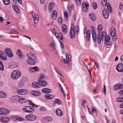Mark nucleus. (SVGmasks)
I'll return each mask as SVG.
<instances>
[{"label":"nucleus","mask_w":123,"mask_h":123,"mask_svg":"<svg viewBox=\"0 0 123 123\" xmlns=\"http://www.w3.org/2000/svg\"><path fill=\"white\" fill-rule=\"evenodd\" d=\"M28 58L27 60V63L29 64L33 65L35 64L37 62V61L35 60L36 57L33 54L29 53L27 54Z\"/></svg>","instance_id":"nucleus-1"},{"label":"nucleus","mask_w":123,"mask_h":123,"mask_svg":"<svg viewBox=\"0 0 123 123\" xmlns=\"http://www.w3.org/2000/svg\"><path fill=\"white\" fill-rule=\"evenodd\" d=\"M106 33L104 31L101 34V37L99 33L97 34V40L98 43L100 44L101 41H103L104 39L106 37Z\"/></svg>","instance_id":"nucleus-2"},{"label":"nucleus","mask_w":123,"mask_h":123,"mask_svg":"<svg viewBox=\"0 0 123 123\" xmlns=\"http://www.w3.org/2000/svg\"><path fill=\"white\" fill-rule=\"evenodd\" d=\"M21 76L20 72L18 70L13 71L11 74V78L14 80L17 79Z\"/></svg>","instance_id":"nucleus-3"},{"label":"nucleus","mask_w":123,"mask_h":123,"mask_svg":"<svg viewBox=\"0 0 123 123\" xmlns=\"http://www.w3.org/2000/svg\"><path fill=\"white\" fill-rule=\"evenodd\" d=\"M23 110L24 111L28 113L33 112L34 110L33 108L29 106H25L23 108Z\"/></svg>","instance_id":"nucleus-4"},{"label":"nucleus","mask_w":123,"mask_h":123,"mask_svg":"<svg viewBox=\"0 0 123 123\" xmlns=\"http://www.w3.org/2000/svg\"><path fill=\"white\" fill-rule=\"evenodd\" d=\"M110 38V35H107L106 37L105 38V43L106 44V47L107 48L110 47L112 44V42L109 41Z\"/></svg>","instance_id":"nucleus-5"},{"label":"nucleus","mask_w":123,"mask_h":123,"mask_svg":"<svg viewBox=\"0 0 123 123\" xmlns=\"http://www.w3.org/2000/svg\"><path fill=\"white\" fill-rule=\"evenodd\" d=\"M25 118L28 121H34L36 119L37 117L35 115L31 114L26 115Z\"/></svg>","instance_id":"nucleus-6"},{"label":"nucleus","mask_w":123,"mask_h":123,"mask_svg":"<svg viewBox=\"0 0 123 123\" xmlns=\"http://www.w3.org/2000/svg\"><path fill=\"white\" fill-rule=\"evenodd\" d=\"M17 92L20 95H23L27 94L28 91L25 89H18Z\"/></svg>","instance_id":"nucleus-7"},{"label":"nucleus","mask_w":123,"mask_h":123,"mask_svg":"<svg viewBox=\"0 0 123 123\" xmlns=\"http://www.w3.org/2000/svg\"><path fill=\"white\" fill-rule=\"evenodd\" d=\"M116 70L119 72H123V64L120 63L117 65L116 67Z\"/></svg>","instance_id":"nucleus-8"},{"label":"nucleus","mask_w":123,"mask_h":123,"mask_svg":"<svg viewBox=\"0 0 123 123\" xmlns=\"http://www.w3.org/2000/svg\"><path fill=\"white\" fill-rule=\"evenodd\" d=\"M89 5L87 2H83L82 5V10L84 12H86L88 9Z\"/></svg>","instance_id":"nucleus-9"},{"label":"nucleus","mask_w":123,"mask_h":123,"mask_svg":"<svg viewBox=\"0 0 123 123\" xmlns=\"http://www.w3.org/2000/svg\"><path fill=\"white\" fill-rule=\"evenodd\" d=\"M39 70L38 68L37 67L30 68L28 69V71L31 73L37 72L39 71Z\"/></svg>","instance_id":"nucleus-10"},{"label":"nucleus","mask_w":123,"mask_h":123,"mask_svg":"<svg viewBox=\"0 0 123 123\" xmlns=\"http://www.w3.org/2000/svg\"><path fill=\"white\" fill-rule=\"evenodd\" d=\"M14 98L16 100L19 99V102L21 104H24L26 103L27 102L25 98H21L19 99V97L17 96H14Z\"/></svg>","instance_id":"nucleus-11"},{"label":"nucleus","mask_w":123,"mask_h":123,"mask_svg":"<svg viewBox=\"0 0 123 123\" xmlns=\"http://www.w3.org/2000/svg\"><path fill=\"white\" fill-rule=\"evenodd\" d=\"M7 109L6 108L0 107V114L6 115L7 114Z\"/></svg>","instance_id":"nucleus-12"},{"label":"nucleus","mask_w":123,"mask_h":123,"mask_svg":"<svg viewBox=\"0 0 123 123\" xmlns=\"http://www.w3.org/2000/svg\"><path fill=\"white\" fill-rule=\"evenodd\" d=\"M103 14L104 17L105 18H108L109 13L107 10L106 9H104L103 11Z\"/></svg>","instance_id":"nucleus-13"},{"label":"nucleus","mask_w":123,"mask_h":123,"mask_svg":"<svg viewBox=\"0 0 123 123\" xmlns=\"http://www.w3.org/2000/svg\"><path fill=\"white\" fill-rule=\"evenodd\" d=\"M70 35L71 38L73 39L74 38L75 36V32L74 29L72 28H71L70 29Z\"/></svg>","instance_id":"nucleus-14"},{"label":"nucleus","mask_w":123,"mask_h":123,"mask_svg":"<svg viewBox=\"0 0 123 123\" xmlns=\"http://www.w3.org/2000/svg\"><path fill=\"white\" fill-rule=\"evenodd\" d=\"M0 58L1 59L5 61L7 59V57L5 54H4L3 52L1 51H0Z\"/></svg>","instance_id":"nucleus-15"},{"label":"nucleus","mask_w":123,"mask_h":123,"mask_svg":"<svg viewBox=\"0 0 123 123\" xmlns=\"http://www.w3.org/2000/svg\"><path fill=\"white\" fill-rule=\"evenodd\" d=\"M16 53L21 59H22L25 58V55L21 50H18L17 52Z\"/></svg>","instance_id":"nucleus-16"},{"label":"nucleus","mask_w":123,"mask_h":123,"mask_svg":"<svg viewBox=\"0 0 123 123\" xmlns=\"http://www.w3.org/2000/svg\"><path fill=\"white\" fill-rule=\"evenodd\" d=\"M38 82L39 83V87L41 86H45L47 84V82L45 81H42L40 80H38Z\"/></svg>","instance_id":"nucleus-17"},{"label":"nucleus","mask_w":123,"mask_h":123,"mask_svg":"<svg viewBox=\"0 0 123 123\" xmlns=\"http://www.w3.org/2000/svg\"><path fill=\"white\" fill-rule=\"evenodd\" d=\"M123 88V85L122 84H116L114 87V89L115 91H117Z\"/></svg>","instance_id":"nucleus-18"},{"label":"nucleus","mask_w":123,"mask_h":123,"mask_svg":"<svg viewBox=\"0 0 123 123\" xmlns=\"http://www.w3.org/2000/svg\"><path fill=\"white\" fill-rule=\"evenodd\" d=\"M92 34L93 40L94 42L96 41L97 36L96 31L94 30L92 31Z\"/></svg>","instance_id":"nucleus-19"},{"label":"nucleus","mask_w":123,"mask_h":123,"mask_svg":"<svg viewBox=\"0 0 123 123\" xmlns=\"http://www.w3.org/2000/svg\"><path fill=\"white\" fill-rule=\"evenodd\" d=\"M31 93L32 95L35 96H38L41 95V93L39 92L36 90L32 91L31 92Z\"/></svg>","instance_id":"nucleus-20"},{"label":"nucleus","mask_w":123,"mask_h":123,"mask_svg":"<svg viewBox=\"0 0 123 123\" xmlns=\"http://www.w3.org/2000/svg\"><path fill=\"white\" fill-rule=\"evenodd\" d=\"M62 30L64 34H66V33L67 31V28L66 25L65 24H62Z\"/></svg>","instance_id":"nucleus-21"},{"label":"nucleus","mask_w":123,"mask_h":123,"mask_svg":"<svg viewBox=\"0 0 123 123\" xmlns=\"http://www.w3.org/2000/svg\"><path fill=\"white\" fill-rule=\"evenodd\" d=\"M110 34L111 36H114L115 35L116 31L115 28L113 27H112L110 29Z\"/></svg>","instance_id":"nucleus-22"},{"label":"nucleus","mask_w":123,"mask_h":123,"mask_svg":"<svg viewBox=\"0 0 123 123\" xmlns=\"http://www.w3.org/2000/svg\"><path fill=\"white\" fill-rule=\"evenodd\" d=\"M42 91L44 93H48L51 92L52 90L49 88H44L42 90Z\"/></svg>","instance_id":"nucleus-23"},{"label":"nucleus","mask_w":123,"mask_h":123,"mask_svg":"<svg viewBox=\"0 0 123 123\" xmlns=\"http://www.w3.org/2000/svg\"><path fill=\"white\" fill-rule=\"evenodd\" d=\"M32 86L34 88H37L39 87V86L38 81L37 82H33L32 84Z\"/></svg>","instance_id":"nucleus-24"},{"label":"nucleus","mask_w":123,"mask_h":123,"mask_svg":"<svg viewBox=\"0 0 123 123\" xmlns=\"http://www.w3.org/2000/svg\"><path fill=\"white\" fill-rule=\"evenodd\" d=\"M57 16V12L55 11L54 10L52 12V17L53 19H56Z\"/></svg>","instance_id":"nucleus-25"},{"label":"nucleus","mask_w":123,"mask_h":123,"mask_svg":"<svg viewBox=\"0 0 123 123\" xmlns=\"http://www.w3.org/2000/svg\"><path fill=\"white\" fill-rule=\"evenodd\" d=\"M45 96L47 99H52L54 97V96L53 95L51 94H46Z\"/></svg>","instance_id":"nucleus-26"},{"label":"nucleus","mask_w":123,"mask_h":123,"mask_svg":"<svg viewBox=\"0 0 123 123\" xmlns=\"http://www.w3.org/2000/svg\"><path fill=\"white\" fill-rule=\"evenodd\" d=\"M13 54L11 49L8 48V57L12 58L13 56Z\"/></svg>","instance_id":"nucleus-27"},{"label":"nucleus","mask_w":123,"mask_h":123,"mask_svg":"<svg viewBox=\"0 0 123 123\" xmlns=\"http://www.w3.org/2000/svg\"><path fill=\"white\" fill-rule=\"evenodd\" d=\"M56 112L57 115L58 116H61L62 115V113L61 110L60 109H57L56 111Z\"/></svg>","instance_id":"nucleus-28"},{"label":"nucleus","mask_w":123,"mask_h":123,"mask_svg":"<svg viewBox=\"0 0 123 123\" xmlns=\"http://www.w3.org/2000/svg\"><path fill=\"white\" fill-rule=\"evenodd\" d=\"M89 16L92 20L94 21L96 19V17L95 15L93 13H91L89 14Z\"/></svg>","instance_id":"nucleus-29"},{"label":"nucleus","mask_w":123,"mask_h":123,"mask_svg":"<svg viewBox=\"0 0 123 123\" xmlns=\"http://www.w3.org/2000/svg\"><path fill=\"white\" fill-rule=\"evenodd\" d=\"M34 18V22L36 24L39 21L38 19V16L36 14L35 15Z\"/></svg>","instance_id":"nucleus-30"},{"label":"nucleus","mask_w":123,"mask_h":123,"mask_svg":"<svg viewBox=\"0 0 123 123\" xmlns=\"http://www.w3.org/2000/svg\"><path fill=\"white\" fill-rule=\"evenodd\" d=\"M13 7L14 10L16 13H18L19 11V10L18 8L16 5H14L13 6Z\"/></svg>","instance_id":"nucleus-31"},{"label":"nucleus","mask_w":123,"mask_h":123,"mask_svg":"<svg viewBox=\"0 0 123 123\" xmlns=\"http://www.w3.org/2000/svg\"><path fill=\"white\" fill-rule=\"evenodd\" d=\"M45 77L44 74H41L38 75V78L39 80H43Z\"/></svg>","instance_id":"nucleus-32"},{"label":"nucleus","mask_w":123,"mask_h":123,"mask_svg":"<svg viewBox=\"0 0 123 123\" xmlns=\"http://www.w3.org/2000/svg\"><path fill=\"white\" fill-rule=\"evenodd\" d=\"M66 57L67 61V62H70L71 61V56L70 55H68L67 53L66 54Z\"/></svg>","instance_id":"nucleus-33"},{"label":"nucleus","mask_w":123,"mask_h":123,"mask_svg":"<svg viewBox=\"0 0 123 123\" xmlns=\"http://www.w3.org/2000/svg\"><path fill=\"white\" fill-rule=\"evenodd\" d=\"M107 7L108 11L111 13L112 12V10L110 5L109 3L107 4Z\"/></svg>","instance_id":"nucleus-34"},{"label":"nucleus","mask_w":123,"mask_h":123,"mask_svg":"<svg viewBox=\"0 0 123 123\" xmlns=\"http://www.w3.org/2000/svg\"><path fill=\"white\" fill-rule=\"evenodd\" d=\"M98 31L99 33L101 32L102 30V26L101 24H99L98 26Z\"/></svg>","instance_id":"nucleus-35"},{"label":"nucleus","mask_w":123,"mask_h":123,"mask_svg":"<svg viewBox=\"0 0 123 123\" xmlns=\"http://www.w3.org/2000/svg\"><path fill=\"white\" fill-rule=\"evenodd\" d=\"M0 120H1V121L3 122L6 123L8 121L7 118L6 117L1 118L0 119Z\"/></svg>","instance_id":"nucleus-36"},{"label":"nucleus","mask_w":123,"mask_h":123,"mask_svg":"<svg viewBox=\"0 0 123 123\" xmlns=\"http://www.w3.org/2000/svg\"><path fill=\"white\" fill-rule=\"evenodd\" d=\"M86 34L87 39L88 41H89L90 39V32L89 30H88V32Z\"/></svg>","instance_id":"nucleus-37"},{"label":"nucleus","mask_w":123,"mask_h":123,"mask_svg":"<svg viewBox=\"0 0 123 123\" xmlns=\"http://www.w3.org/2000/svg\"><path fill=\"white\" fill-rule=\"evenodd\" d=\"M18 86L20 87H22L24 86V84L22 81H19L18 84Z\"/></svg>","instance_id":"nucleus-38"},{"label":"nucleus","mask_w":123,"mask_h":123,"mask_svg":"<svg viewBox=\"0 0 123 123\" xmlns=\"http://www.w3.org/2000/svg\"><path fill=\"white\" fill-rule=\"evenodd\" d=\"M49 44V46L52 49L54 50H55V48L54 43H52Z\"/></svg>","instance_id":"nucleus-39"},{"label":"nucleus","mask_w":123,"mask_h":123,"mask_svg":"<svg viewBox=\"0 0 123 123\" xmlns=\"http://www.w3.org/2000/svg\"><path fill=\"white\" fill-rule=\"evenodd\" d=\"M92 6L93 8L95 9H96L98 7L97 3L95 2H93L92 3Z\"/></svg>","instance_id":"nucleus-40"},{"label":"nucleus","mask_w":123,"mask_h":123,"mask_svg":"<svg viewBox=\"0 0 123 123\" xmlns=\"http://www.w3.org/2000/svg\"><path fill=\"white\" fill-rule=\"evenodd\" d=\"M116 101L118 102H123V97H120L117 98Z\"/></svg>","instance_id":"nucleus-41"},{"label":"nucleus","mask_w":123,"mask_h":123,"mask_svg":"<svg viewBox=\"0 0 123 123\" xmlns=\"http://www.w3.org/2000/svg\"><path fill=\"white\" fill-rule=\"evenodd\" d=\"M54 6V4L53 3H50L49 5V9L51 11Z\"/></svg>","instance_id":"nucleus-42"},{"label":"nucleus","mask_w":123,"mask_h":123,"mask_svg":"<svg viewBox=\"0 0 123 123\" xmlns=\"http://www.w3.org/2000/svg\"><path fill=\"white\" fill-rule=\"evenodd\" d=\"M0 70L3 71L4 70V67L2 62L0 60Z\"/></svg>","instance_id":"nucleus-43"},{"label":"nucleus","mask_w":123,"mask_h":123,"mask_svg":"<svg viewBox=\"0 0 123 123\" xmlns=\"http://www.w3.org/2000/svg\"><path fill=\"white\" fill-rule=\"evenodd\" d=\"M28 103L30 105L33 107H36L38 106L36 105L35 104L32 103V102L31 101H29Z\"/></svg>","instance_id":"nucleus-44"},{"label":"nucleus","mask_w":123,"mask_h":123,"mask_svg":"<svg viewBox=\"0 0 123 123\" xmlns=\"http://www.w3.org/2000/svg\"><path fill=\"white\" fill-rule=\"evenodd\" d=\"M0 98H5L6 97V96L3 92H1Z\"/></svg>","instance_id":"nucleus-45"},{"label":"nucleus","mask_w":123,"mask_h":123,"mask_svg":"<svg viewBox=\"0 0 123 123\" xmlns=\"http://www.w3.org/2000/svg\"><path fill=\"white\" fill-rule=\"evenodd\" d=\"M11 33H8L10 34H14L15 35L18 34H19L18 32L14 30H12L11 31Z\"/></svg>","instance_id":"nucleus-46"},{"label":"nucleus","mask_w":123,"mask_h":123,"mask_svg":"<svg viewBox=\"0 0 123 123\" xmlns=\"http://www.w3.org/2000/svg\"><path fill=\"white\" fill-rule=\"evenodd\" d=\"M75 2L77 5L79 6L81 5V0H75Z\"/></svg>","instance_id":"nucleus-47"},{"label":"nucleus","mask_w":123,"mask_h":123,"mask_svg":"<svg viewBox=\"0 0 123 123\" xmlns=\"http://www.w3.org/2000/svg\"><path fill=\"white\" fill-rule=\"evenodd\" d=\"M68 9L70 10L71 9L73 10L74 9V5L73 4H71L70 5H69L68 6Z\"/></svg>","instance_id":"nucleus-48"},{"label":"nucleus","mask_w":123,"mask_h":123,"mask_svg":"<svg viewBox=\"0 0 123 123\" xmlns=\"http://www.w3.org/2000/svg\"><path fill=\"white\" fill-rule=\"evenodd\" d=\"M46 110V108L44 107H41L39 109V111H45Z\"/></svg>","instance_id":"nucleus-49"},{"label":"nucleus","mask_w":123,"mask_h":123,"mask_svg":"<svg viewBox=\"0 0 123 123\" xmlns=\"http://www.w3.org/2000/svg\"><path fill=\"white\" fill-rule=\"evenodd\" d=\"M45 119L49 121H51L52 119V117L49 116L45 117Z\"/></svg>","instance_id":"nucleus-50"},{"label":"nucleus","mask_w":123,"mask_h":123,"mask_svg":"<svg viewBox=\"0 0 123 123\" xmlns=\"http://www.w3.org/2000/svg\"><path fill=\"white\" fill-rule=\"evenodd\" d=\"M102 3L104 6H105L106 5L107 0H101Z\"/></svg>","instance_id":"nucleus-51"},{"label":"nucleus","mask_w":123,"mask_h":123,"mask_svg":"<svg viewBox=\"0 0 123 123\" xmlns=\"http://www.w3.org/2000/svg\"><path fill=\"white\" fill-rule=\"evenodd\" d=\"M24 120V119L21 117L17 116V120L19 121H23Z\"/></svg>","instance_id":"nucleus-52"},{"label":"nucleus","mask_w":123,"mask_h":123,"mask_svg":"<svg viewBox=\"0 0 123 123\" xmlns=\"http://www.w3.org/2000/svg\"><path fill=\"white\" fill-rule=\"evenodd\" d=\"M75 30L76 31V33L78 34L79 31V26H76L74 28Z\"/></svg>","instance_id":"nucleus-53"},{"label":"nucleus","mask_w":123,"mask_h":123,"mask_svg":"<svg viewBox=\"0 0 123 123\" xmlns=\"http://www.w3.org/2000/svg\"><path fill=\"white\" fill-rule=\"evenodd\" d=\"M17 116L14 115L11 117V118L12 119L14 120H17Z\"/></svg>","instance_id":"nucleus-54"},{"label":"nucleus","mask_w":123,"mask_h":123,"mask_svg":"<svg viewBox=\"0 0 123 123\" xmlns=\"http://www.w3.org/2000/svg\"><path fill=\"white\" fill-rule=\"evenodd\" d=\"M64 15L65 17V18L67 20L68 18V14L67 12L66 11H65L64 12Z\"/></svg>","instance_id":"nucleus-55"},{"label":"nucleus","mask_w":123,"mask_h":123,"mask_svg":"<svg viewBox=\"0 0 123 123\" xmlns=\"http://www.w3.org/2000/svg\"><path fill=\"white\" fill-rule=\"evenodd\" d=\"M12 1L15 3H17V1L20 4H21L22 3V0H12Z\"/></svg>","instance_id":"nucleus-56"},{"label":"nucleus","mask_w":123,"mask_h":123,"mask_svg":"<svg viewBox=\"0 0 123 123\" xmlns=\"http://www.w3.org/2000/svg\"><path fill=\"white\" fill-rule=\"evenodd\" d=\"M55 102L58 104H61V101L58 99H56L55 100Z\"/></svg>","instance_id":"nucleus-57"},{"label":"nucleus","mask_w":123,"mask_h":123,"mask_svg":"<svg viewBox=\"0 0 123 123\" xmlns=\"http://www.w3.org/2000/svg\"><path fill=\"white\" fill-rule=\"evenodd\" d=\"M58 22L60 24L62 23V18L61 17H60L58 19Z\"/></svg>","instance_id":"nucleus-58"},{"label":"nucleus","mask_w":123,"mask_h":123,"mask_svg":"<svg viewBox=\"0 0 123 123\" xmlns=\"http://www.w3.org/2000/svg\"><path fill=\"white\" fill-rule=\"evenodd\" d=\"M88 31H87L86 28V27H85L84 31V34H87Z\"/></svg>","instance_id":"nucleus-59"},{"label":"nucleus","mask_w":123,"mask_h":123,"mask_svg":"<svg viewBox=\"0 0 123 123\" xmlns=\"http://www.w3.org/2000/svg\"><path fill=\"white\" fill-rule=\"evenodd\" d=\"M59 35L60 37V39L61 40H62L63 39V38L62 34L61 32H60L59 33Z\"/></svg>","instance_id":"nucleus-60"},{"label":"nucleus","mask_w":123,"mask_h":123,"mask_svg":"<svg viewBox=\"0 0 123 123\" xmlns=\"http://www.w3.org/2000/svg\"><path fill=\"white\" fill-rule=\"evenodd\" d=\"M4 53L8 55V48H6L4 50Z\"/></svg>","instance_id":"nucleus-61"},{"label":"nucleus","mask_w":123,"mask_h":123,"mask_svg":"<svg viewBox=\"0 0 123 123\" xmlns=\"http://www.w3.org/2000/svg\"><path fill=\"white\" fill-rule=\"evenodd\" d=\"M119 7L120 9L121 10H122L123 9V6L121 3H120L119 5Z\"/></svg>","instance_id":"nucleus-62"},{"label":"nucleus","mask_w":123,"mask_h":123,"mask_svg":"<svg viewBox=\"0 0 123 123\" xmlns=\"http://www.w3.org/2000/svg\"><path fill=\"white\" fill-rule=\"evenodd\" d=\"M112 37V40L114 41H115L117 40V38L115 36V35L114 36H111Z\"/></svg>","instance_id":"nucleus-63"},{"label":"nucleus","mask_w":123,"mask_h":123,"mask_svg":"<svg viewBox=\"0 0 123 123\" xmlns=\"http://www.w3.org/2000/svg\"><path fill=\"white\" fill-rule=\"evenodd\" d=\"M4 3L6 5H8V0H2Z\"/></svg>","instance_id":"nucleus-64"}]
</instances>
